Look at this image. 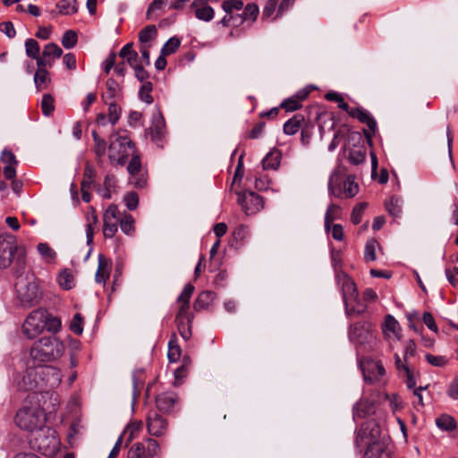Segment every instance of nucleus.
Listing matches in <instances>:
<instances>
[{
  "mask_svg": "<svg viewBox=\"0 0 458 458\" xmlns=\"http://www.w3.org/2000/svg\"><path fill=\"white\" fill-rule=\"evenodd\" d=\"M9 266H13L16 276L21 275L26 266V250L16 244L13 236H0V268Z\"/></svg>",
  "mask_w": 458,
  "mask_h": 458,
  "instance_id": "f257e3e1",
  "label": "nucleus"
},
{
  "mask_svg": "<svg viewBox=\"0 0 458 458\" xmlns=\"http://www.w3.org/2000/svg\"><path fill=\"white\" fill-rule=\"evenodd\" d=\"M65 351L64 344L55 336L42 337L30 348V358L33 364L43 365L45 362L60 358Z\"/></svg>",
  "mask_w": 458,
  "mask_h": 458,
  "instance_id": "f03ea898",
  "label": "nucleus"
},
{
  "mask_svg": "<svg viewBox=\"0 0 458 458\" xmlns=\"http://www.w3.org/2000/svg\"><path fill=\"white\" fill-rule=\"evenodd\" d=\"M30 442L32 448L49 457L54 456L60 446L55 431L45 425L32 434Z\"/></svg>",
  "mask_w": 458,
  "mask_h": 458,
  "instance_id": "7ed1b4c3",
  "label": "nucleus"
},
{
  "mask_svg": "<svg viewBox=\"0 0 458 458\" xmlns=\"http://www.w3.org/2000/svg\"><path fill=\"white\" fill-rule=\"evenodd\" d=\"M46 415L38 406L23 407L15 416V424L21 429L34 433L45 425Z\"/></svg>",
  "mask_w": 458,
  "mask_h": 458,
  "instance_id": "20e7f679",
  "label": "nucleus"
},
{
  "mask_svg": "<svg viewBox=\"0 0 458 458\" xmlns=\"http://www.w3.org/2000/svg\"><path fill=\"white\" fill-rule=\"evenodd\" d=\"M108 150L110 162L123 165L125 164L128 156L133 154L134 145L125 133L114 132L110 136Z\"/></svg>",
  "mask_w": 458,
  "mask_h": 458,
  "instance_id": "39448f33",
  "label": "nucleus"
},
{
  "mask_svg": "<svg viewBox=\"0 0 458 458\" xmlns=\"http://www.w3.org/2000/svg\"><path fill=\"white\" fill-rule=\"evenodd\" d=\"M21 275L18 276H21ZM18 298L24 306H33L41 299V292L34 276L19 277L15 283Z\"/></svg>",
  "mask_w": 458,
  "mask_h": 458,
  "instance_id": "423d86ee",
  "label": "nucleus"
},
{
  "mask_svg": "<svg viewBox=\"0 0 458 458\" xmlns=\"http://www.w3.org/2000/svg\"><path fill=\"white\" fill-rule=\"evenodd\" d=\"M161 448L153 438L147 437L141 442H136L129 448L127 458H160Z\"/></svg>",
  "mask_w": 458,
  "mask_h": 458,
  "instance_id": "0eeeda50",
  "label": "nucleus"
},
{
  "mask_svg": "<svg viewBox=\"0 0 458 458\" xmlns=\"http://www.w3.org/2000/svg\"><path fill=\"white\" fill-rule=\"evenodd\" d=\"M46 327V310L42 309L33 310L22 325V332L29 339H34L40 335Z\"/></svg>",
  "mask_w": 458,
  "mask_h": 458,
  "instance_id": "6e6552de",
  "label": "nucleus"
},
{
  "mask_svg": "<svg viewBox=\"0 0 458 458\" xmlns=\"http://www.w3.org/2000/svg\"><path fill=\"white\" fill-rule=\"evenodd\" d=\"M380 428L376 420L365 421L360 428L356 436V444L359 446L367 445L368 447L374 444H380Z\"/></svg>",
  "mask_w": 458,
  "mask_h": 458,
  "instance_id": "1a4fd4ad",
  "label": "nucleus"
},
{
  "mask_svg": "<svg viewBox=\"0 0 458 458\" xmlns=\"http://www.w3.org/2000/svg\"><path fill=\"white\" fill-rule=\"evenodd\" d=\"M27 369L21 380L19 382L21 389L26 391H43V379L38 373L39 366L27 360Z\"/></svg>",
  "mask_w": 458,
  "mask_h": 458,
  "instance_id": "9d476101",
  "label": "nucleus"
},
{
  "mask_svg": "<svg viewBox=\"0 0 458 458\" xmlns=\"http://www.w3.org/2000/svg\"><path fill=\"white\" fill-rule=\"evenodd\" d=\"M120 212L116 205H110L103 215V233L106 238H113L118 231Z\"/></svg>",
  "mask_w": 458,
  "mask_h": 458,
  "instance_id": "9b49d317",
  "label": "nucleus"
},
{
  "mask_svg": "<svg viewBox=\"0 0 458 458\" xmlns=\"http://www.w3.org/2000/svg\"><path fill=\"white\" fill-rule=\"evenodd\" d=\"M381 331L385 340L389 344L394 342H399L402 339V327L399 322L391 314H387L384 317V320L381 324Z\"/></svg>",
  "mask_w": 458,
  "mask_h": 458,
  "instance_id": "f8f14e48",
  "label": "nucleus"
},
{
  "mask_svg": "<svg viewBox=\"0 0 458 458\" xmlns=\"http://www.w3.org/2000/svg\"><path fill=\"white\" fill-rule=\"evenodd\" d=\"M335 278L337 285L342 293L344 304L351 301H356L358 291L352 279L344 273H337Z\"/></svg>",
  "mask_w": 458,
  "mask_h": 458,
  "instance_id": "ddd939ff",
  "label": "nucleus"
},
{
  "mask_svg": "<svg viewBox=\"0 0 458 458\" xmlns=\"http://www.w3.org/2000/svg\"><path fill=\"white\" fill-rule=\"evenodd\" d=\"M238 202L242 210L248 216L256 214L263 208V200L260 196L253 191H246L239 194Z\"/></svg>",
  "mask_w": 458,
  "mask_h": 458,
  "instance_id": "4468645a",
  "label": "nucleus"
},
{
  "mask_svg": "<svg viewBox=\"0 0 458 458\" xmlns=\"http://www.w3.org/2000/svg\"><path fill=\"white\" fill-rule=\"evenodd\" d=\"M146 425L148 434L156 437L165 436L168 429V421L166 419L155 411L148 414Z\"/></svg>",
  "mask_w": 458,
  "mask_h": 458,
  "instance_id": "2eb2a0df",
  "label": "nucleus"
},
{
  "mask_svg": "<svg viewBox=\"0 0 458 458\" xmlns=\"http://www.w3.org/2000/svg\"><path fill=\"white\" fill-rule=\"evenodd\" d=\"M38 373L43 379V391L57 387L62 380L59 369L53 366H39Z\"/></svg>",
  "mask_w": 458,
  "mask_h": 458,
  "instance_id": "dca6fc26",
  "label": "nucleus"
},
{
  "mask_svg": "<svg viewBox=\"0 0 458 458\" xmlns=\"http://www.w3.org/2000/svg\"><path fill=\"white\" fill-rule=\"evenodd\" d=\"M62 48L55 43H48L44 47L40 58L38 60V66L52 67L55 61L61 57Z\"/></svg>",
  "mask_w": 458,
  "mask_h": 458,
  "instance_id": "f3484780",
  "label": "nucleus"
},
{
  "mask_svg": "<svg viewBox=\"0 0 458 458\" xmlns=\"http://www.w3.org/2000/svg\"><path fill=\"white\" fill-rule=\"evenodd\" d=\"M192 319L193 316L189 311H184L183 309L182 310H178L175 322L177 324L178 331L184 340H189L191 336Z\"/></svg>",
  "mask_w": 458,
  "mask_h": 458,
  "instance_id": "a211bd4d",
  "label": "nucleus"
},
{
  "mask_svg": "<svg viewBox=\"0 0 458 458\" xmlns=\"http://www.w3.org/2000/svg\"><path fill=\"white\" fill-rule=\"evenodd\" d=\"M177 402L178 396L174 392L162 393L156 397V406L157 410L166 413L174 411Z\"/></svg>",
  "mask_w": 458,
  "mask_h": 458,
  "instance_id": "6ab92c4d",
  "label": "nucleus"
},
{
  "mask_svg": "<svg viewBox=\"0 0 458 458\" xmlns=\"http://www.w3.org/2000/svg\"><path fill=\"white\" fill-rule=\"evenodd\" d=\"M191 8L197 19L204 21H210L215 15V11L212 7L208 5L205 0H194L191 4Z\"/></svg>",
  "mask_w": 458,
  "mask_h": 458,
  "instance_id": "aec40b11",
  "label": "nucleus"
},
{
  "mask_svg": "<svg viewBox=\"0 0 458 458\" xmlns=\"http://www.w3.org/2000/svg\"><path fill=\"white\" fill-rule=\"evenodd\" d=\"M346 113H348L350 116L358 119L360 123H366L369 131H371L372 133L375 132L377 123L368 111L359 107H349V111Z\"/></svg>",
  "mask_w": 458,
  "mask_h": 458,
  "instance_id": "412c9836",
  "label": "nucleus"
},
{
  "mask_svg": "<svg viewBox=\"0 0 458 458\" xmlns=\"http://www.w3.org/2000/svg\"><path fill=\"white\" fill-rule=\"evenodd\" d=\"M369 326L365 323H355L350 327L349 338L352 342L363 344L369 335Z\"/></svg>",
  "mask_w": 458,
  "mask_h": 458,
  "instance_id": "4be33fe9",
  "label": "nucleus"
},
{
  "mask_svg": "<svg viewBox=\"0 0 458 458\" xmlns=\"http://www.w3.org/2000/svg\"><path fill=\"white\" fill-rule=\"evenodd\" d=\"M309 91L301 90L297 92L294 96L284 99L280 107L284 109L287 112H293L300 109L301 107V102L308 97Z\"/></svg>",
  "mask_w": 458,
  "mask_h": 458,
  "instance_id": "5701e85b",
  "label": "nucleus"
},
{
  "mask_svg": "<svg viewBox=\"0 0 458 458\" xmlns=\"http://www.w3.org/2000/svg\"><path fill=\"white\" fill-rule=\"evenodd\" d=\"M165 119L160 113V111H157L153 115L152 125L149 128L151 138L155 141L160 140L165 133Z\"/></svg>",
  "mask_w": 458,
  "mask_h": 458,
  "instance_id": "b1692460",
  "label": "nucleus"
},
{
  "mask_svg": "<svg viewBox=\"0 0 458 458\" xmlns=\"http://www.w3.org/2000/svg\"><path fill=\"white\" fill-rule=\"evenodd\" d=\"M110 271L111 262L100 254L98 256V266L95 276L96 282L105 284L106 280L109 278Z\"/></svg>",
  "mask_w": 458,
  "mask_h": 458,
  "instance_id": "393cba45",
  "label": "nucleus"
},
{
  "mask_svg": "<svg viewBox=\"0 0 458 458\" xmlns=\"http://www.w3.org/2000/svg\"><path fill=\"white\" fill-rule=\"evenodd\" d=\"M47 66H38L34 74V83L38 90H42L50 83V74L46 69Z\"/></svg>",
  "mask_w": 458,
  "mask_h": 458,
  "instance_id": "a878e982",
  "label": "nucleus"
},
{
  "mask_svg": "<svg viewBox=\"0 0 458 458\" xmlns=\"http://www.w3.org/2000/svg\"><path fill=\"white\" fill-rule=\"evenodd\" d=\"M304 116L302 114H295L284 124V132L287 135H294L301 129Z\"/></svg>",
  "mask_w": 458,
  "mask_h": 458,
  "instance_id": "bb28decb",
  "label": "nucleus"
},
{
  "mask_svg": "<svg viewBox=\"0 0 458 458\" xmlns=\"http://www.w3.org/2000/svg\"><path fill=\"white\" fill-rule=\"evenodd\" d=\"M281 152L278 149H272L262 160L264 169L276 170L280 165Z\"/></svg>",
  "mask_w": 458,
  "mask_h": 458,
  "instance_id": "cd10ccee",
  "label": "nucleus"
},
{
  "mask_svg": "<svg viewBox=\"0 0 458 458\" xmlns=\"http://www.w3.org/2000/svg\"><path fill=\"white\" fill-rule=\"evenodd\" d=\"M106 85L107 91L102 96L106 104H107L108 99L119 98L121 97L120 86L114 79H108Z\"/></svg>",
  "mask_w": 458,
  "mask_h": 458,
  "instance_id": "c85d7f7f",
  "label": "nucleus"
},
{
  "mask_svg": "<svg viewBox=\"0 0 458 458\" xmlns=\"http://www.w3.org/2000/svg\"><path fill=\"white\" fill-rule=\"evenodd\" d=\"M119 55L125 59L126 62L131 66L137 65L139 58L138 53L132 48V43H128L122 47Z\"/></svg>",
  "mask_w": 458,
  "mask_h": 458,
  "instance_id": "c756f323",
  "label": "nucleus"
},
{
  "mask_svg": "<svg viewBox=\"0 0 458 458\" xmlns=\"http://www.w3.org/2000/svg\"><path fill=\"white\" fill-rule=\"evenodd\" d=\"M193 292L194 286L192 284H188L184 286L182 292L177 299V301L180 304L179 310L183 309L184 311H189V302Z\"/></svg>",
  "mask_w": 458,
  "mask_h": 458,
  "instance_id": "7c9ffc66",
  "label": "nucleus"
},
{
  "mask_svg": "<svg viewBox=\"0 0 458 458\" xmlns=\"http://www.w3.org/2000/svg\"><path fill=\"white\" fill-rule=\"evenodd\" d=\"M403 200L398 197H391L385 202L386 211L394 217H399L402 213Z\"/></svg>",
  "mask_w": 458,
  "mask_h": 458,
  "instance_id": "2f4dec72",
  "label": "nucleus"
},
{
  "mask_svg": "<svg viewBox=\"0 0 458 458\" xmlns=\"http://www.w3.org/2000/svg\"><path fill=\"white\" fill-rule=\"evenodd\" d=\"M365 458H390L389 453L384 448L382 444H374L368 447L365 452Z\"/></svg>",
  "mask_w": 458,
  "mask_h": 458,
  "instance_id": "473e14b6",
  "label": "nucleus"
},
{
  "mask_svg": "<svg viewBox=\"0 0 458 458\" xmlns=\"http://www.w3.org/2000/svg\"><path fill=\"white\" fill-rule=\"evenodd\" d=\"M60 287L64 290H71L74 287V276L69 269L61 271L57 277Z\"/></svg>",
  "mask_w": 458,
  "mask_h": 458,
  "instance_id": "72a5a7b5",
  "label": "nucleus"
},
{
  "mask_svg": "<svg viewBox=\"0 0 458 458\" xmlns=\"http://www.w3.org/2000/svg\"><path fill=\"white\" fill-rule=\"evenodd\" d=\"M214 300V293L212 292H202L199 294L194 302V309L196 310H205L210 305Z\"/></svg>",
  "mask_w": 458,
  "mask_h": 458,
  "instance_id": "f704fd0d",
  "label": "nucleus"
},
{
  "mask_svg": "<svg viewBox=\"0 0 458 458\" xmlns=\"http://www.w3.org/2000/svg\"><path fill=\"white\" fill-rule=\"evenodd\" d=\"M345 313L347 316L360 315L367 310V306L357 297L356 301H351L344 304Z\"/></svg>",
  "mask_w": 458,
  "mask_h": 458,
  "instance_id": "c9c22d12",
  "label": "nucleus"
},
{
  "mask_svg": "<svg viewBox=\"0 0 458 458\" xmlns=\"http://www.w3.org/2000/svg\"><path fill=\"white\" fill-rule=\"evenodd\" d=\"M182 350L178 344L175 335H173L168 343V359L171 362H176L181 357Z\"/></svg>",
  "mask_w": 458,
  "mask_h": 458,
  "instance_id": "e433bc0d",
  "label": "nucleus"
},
{
  "mask_svg": "<svg viewBox=\"0 0 458 458\" xmlns=\"http://www.w3.org/2000/svg\"><path fill=\"white\" fill-rule=\"evenodd\" d=\"M143 428V423L141 420H135L128 424L123 431V436H127V442L132 441L137 437Z\"/></svg>",
  "mask_w": 458,
  "mask_h": 458,
  "instance_id": "4c0bfd02",
  "label": "nucleus"
},
{
  "mask_svg": "<svg viewBox=\"0 0 458 458\" xmlns=\"http://www.w3.org/2000/svg\"><path fill=\"white\" fill-rule=\"evenodd\" d=\"M340 217V207L336 204H330L325 216V228L329 231L331 223Z\"/></svg>",
  "mask_w": 458,
  "mask_h": 458,
  "instance_id": "58836bf2",
  "label": "nucleus"
},
{
  "mask_svg": "<svg viewBox=\"0 0 458 458\" xmlns=\"http://www.w3.org/2000/svg\"><path fill=\"white\" fill-rule=\"evenodd\" d=\"M26 55L36 60L38 64V58H40V47L37 40L33 38H28L25 41Z\"/></svg>",
  "mask_w": 458,
  "mask_h": 458,
  "instance_id": "ea45409f",
  "label": "nucleus"
},
{
  "mask_svg": "<svg viewBox=\"0 0 458 458\" xmlns=\"http://www.w3.org/2000/svg\"><path fill=\"white\" fill-rule=\"evenodd\" d=\"M369 369L372 370L373 375H368L367 372L364 370L363 375L365 380H369V382L379 380L381 377H383L386 373V370L381 363H370L369 364Z\"/></svg>",
  "mask_w": 458,
  "mask_h": 458,
  "instance_id": "a19ab883",
  "label": "nucleus"
},
{
  "mask_svg": "<svg viewBox=\"0 0 458 458\" xmlns=\"http://www.w3.org/2000/svg\"><path fill=\"white\" fill-rule=\"evenodd\" d=\"M359 191V186L355 182L353 175H348L344 182V194L346 198H353Z\"/></svg>",
  "mask_w": 458,
  "mask_h": 458,
  "instance_id": "79ce46f5",
  "label": "nucleus"
},
{
  "mask_svg": "<svg viewBox=\"0 0 458 458\" xmlns=\"http://www.w3.org/2000/svg\"><path fill=\"white\" fill-rule=\"evenodd\" d=\"M245 17L243 14H233L229 13L225 14L223 19L220 21V23L225 27H238L241 26L245 21Z\"/></svg>",
  "mask_w": 458,
  "mask_h": 458,
  "instance_id": "37998d69",
  "label": "nucleus"
},
{
  "mask_svg": "<svg viewBox=\"0 0 458 458\" xmlns=\"http://www.w3.org/2000/svg\"><path fill=\"white\" fill-rule=\"evenodd\" d=\"M37 249L39 254L41 255L42 259L46 262L52 263L55 261L56 258V253L47 243H38Z\"/></svg>",
  "mask_w": 458,
  "mask_h": 458,
  "instance_id": "c03bdc74",
  "label": "nucleus"
},
{
  "mask_svg": "<svg viewBox=\"0 0 458 458\" xmlns=\"http://www.w3.org/2000/svg\"><path fill=\"white\" fill-rule=\"evenodd\" d=\"M121 230L127 235H131L135 231V221L131 215L124 214L123 216H120L119 221Z\"/></svg>",
  "mask_w": 458,
  "mask_h": 458,
  "instance_id": "a18cd8bd",
  "label": "nucleus"
},
{
  "mask_svg": "<svg viewBox=\"0 0 458 458\" xmlns=\"http://www.w3.org/2000/svg\"><path fill=\"white\" fill-rule=\"evenodd\" d=\"M56 6L62 14H73L78 11L76 0H62Z\"/></svg>",
  "mask_w": 458,
  "mask_h": 458,
  "instance_id": "49530a36",
  "label": "nucleus"
},
{
  "mask_svg": "<svg viewBox=\"0 0 458 458\" xmlns=\"http://www.w3.org/2000/svg\"><path fill=\"white\" fill-rule=\"evenodd\" d=\"M372 411V404L368 400H361L356 403L353 415L363 418Z\"/></svg>",
  "mask_w": 458,
  "mask_h": 458,
  "instance_id": "de8ad7c7",
  "label": "nucleus"
},
{
  "mask_svg": "<svg viewBox=\"0 0 458 458\" xmlns=\"http://www.w3.org/2000/svg\"><path fill=\"white\" fill-rule=\"evenodd\" d=\"M378 245L375 239L367 242L364 250V259L366 262L374 261L376 259V248Z\"/></svg>",
  "mask_w": 458,
  "mask_h": 458,
  "instance_id": "09e8293b",
  "label": "nucleus"
},
{
  "mask_svg": "<svg viewBox=\"0 0 458 458\" xmlns=\"http://www.w3.org/2000/svg\"><path fill=\"white\" fill-rule=\"evenodd\" d=\"M328 101H333L338 104V107L345 112L349 111L350 106L344 101L341 94L335 91L327 92L325 96Z\"/></svg>",
  "mask_w": 458,
  "mask_h": 458,
  "instance_id": "8fccbe9b",
  "label": "nucleus"
},
{
  "mask_svg": "<svg viewBox=\"0 0 458 458\" xmlns=\"http://www.w3.org/2000/svg\"><path fill=\"white\" fill-rule=\"evenodd\" d=\"M436 423L438 428L445 430H452L456 427V422L454 419L448 415L440 416L436 420Z\"/></svg>",
  "mask_w": 458,
  "mask_h": 458,
  "instance_id": "3c124183",
  "label": "nucleus"
},
{
  "mask_svg": "<svg viewBox=\"0 0 458 458\" xmlns=\"http://www.w3.org/2000/svg\"><path fill=\"white\" fill-rule=\"evenodd\" d=\"M60 328H61L60 318L50 315L46 310V327H45V329H47V331L52 332V333H56L59 331Z\"/></svg>",
  "mask_w": 458,
  "mask_h": 458,
  "instance_id": "603ef678",
  "label": "nucleus"
},
{
  "mask_svg": "<svg viewBox=\"0 0 458 458\" xmlns=\"http://www.w3.org/2000/svg\"><path fill=\"white\" fill-rule=\"evenodd\" d=\"M181 41L179 38L174 37L169 38L165 44L163 46L161 49V54L163 55H169L173 53H174L180 47Z\"/></svg>",
  "mask_w": 458,
  "mask_h": 458,
  "instance_id": "864d4df0",
  "label": "nucleus"
},
{
  "mask_svg": "<svg viewBox=\"0 0 458 458\" xmlns=\"http://www.w3.org/2000/svg\"><path fill=\"white\" fill-rule=\"evenodd\" d=\"M157 36V28L155 25H148L145 27L139 33V39L141 43H147L152 40Z\"/></svg>",
  "mask_w": 458,
  "mask_h": 458,
  "instance_id": "5fc2aeb1",
  "label": "nucleus"
},
{
  "mask_svg": "<svg viewBox=\"0 0 458 458\" xmlns=\"http://www.w3.org/2000/svg\"><path fill=\"white\" fill-rule=\"evenodd\" d=\"M54 98L50 94H45L41 100L42 113L46 116H49L55 110Z\"/></svg>",
  "mask_w": 458,
  "mask_h": 458,
  "instance_id": "6e6d98bb",
  "label": "nucleus"
},
{
  "mask_svg": "<svg viewBox=\"0 0 458 458\" xmlns=\"http://www.w3.org/2000/svg\"><path fill=\"white\" fill-rule=\"evenodd\" d=\"M77 44V34L73 30H67L62 37V45L66 49H71Z\"/></svg>",
  "mask_w": 458,
  "mask_h": 458,
  "instance_id": "4d7b16f0",
  "label": "nucleus"
},
{
  "mask_svg": "<svg viewBox=\"0 0 458 458\" xmlns=\"http://www.w3.org/2000/svg\"><path fill=\"white\" fill-rule=\"evenodd\" d=\"M243 7L242 0H225L222 4L223 10L226 14L233 13V11H240Z\"/></svg>",
  "mask_w": 458,
  "mask_h": 458,
  "instance_id": "13d9d810",
  "label": "nucleus"
},
{
  "mask_svg": "<svg viewBox=\"0 0 458 458\" xmlns=\"http://www.w3.org/2000/svg\"><path fill=\"white\" fill-rule=\"evenodd\" d=\"M152 91V84L149 81H146L142 84L140 87L139 95L142 101L146 102L147 104H151L153 102V98L151 96Z\"/></svg>",
  "mask_w": 458,
  "mask_h": 458,
  "instance_id": "bf43d9fd",
  "label": "nucleus"
},
{
  "mask_svg": "<svg viewBox=\"0 0 458 458\" xmlns=\"http://www.w3.org/2000/svg\"><path fill=\"white\" fill-rule=\"evenodd\" d=\"M121 108L115 103H110L108 106V122L114 125L120 119Z\"/></svg>",
  "mask_w": 458,
  "mask_h": 458,
  "instance_id": "052dcab7",
  "label": "nucleus"
},
{
  "mask_svg": "<svg viewBox=\"0 0 458 458\" xmlns=\"http://www.w3.org/2000/svg\"><path fill=\"white\" fill-rule=\"evenodd\" d=\"M131 155H132L131 159L129 162L128 166H127V171L130 174V175L142 172L141 162H140V157L138 155H135L134 153Z\"/></svg>",
  "mask_w": 458,
  "mask_h": 458,
  "instance_id": "680f3d73",
  "label": "nucleus"
},
{
  "mask_svg": "<svg viewBox=\"0 0 458 458\" xmlns=\"http://www.w3.org/2000/svg\"><path fill=\"white\" fill-rule=\"evenodd\" d=\"M366 207H367V203L363 202V203H360V204L356 205L353 208L352 215H351V219L354 225H358L359 223H360L361 217H362V215L364 213Z\"/></svg>",
  "mask_w": 458,
  "mask_h": 458,
  "instance_id": "e2e57ef3",
  "label": "nucleus"
},
{
  "mask_svg": "<svg viewBox=\"0 0 458 458\" xmlns=\"http://www.w3.org/2000/svg\"><path fill=\"white\" fill-rule=\"evenodd\" d=\"M70 329L75 335H81L83 332V319L81 314L77 313L72 318V320L70 324Z\"/></svg>",
  "mask_w": 458,
  "mask_h": 458,
  "instance_id": "0e129e2a",
  "label": "nucleus"
},
{
  "mask_svg": "<svg viewBox=\"0 0 458 458\" xmlns=\"http://www.w3.org/2000/svg\"><path fill=\"white\" fill-rule=\"evenodd\" d=\"M243 16L245 17V20L254 21L257 19V16L259 14V7L255 4H249L245 6L243 13Z\"/></svg>",
  "mask_w": 458,
  "mask_h": 458,
  "instance_id": "69168bd1",
  "label": "nucleus"
},
{
  "mask_svg": "<svg viewBox=\"0 0 458 458\" xmlns=\"http://www.w3.org/2000/svg\"><path fill=\"white\" fill-rule=\"evenodd\" d=\"M124 202L129 210H134L139 204V196L134 191H130L124 196Z\"/></svg>",
  "mask_w": 458,
  "mask_h": 458,
  "instance_id": "338daca9",
  "label": "nucleus"
},
{
  "mask_svg": "<svg viewBox=\"0 0 458 458\" xmlns=\"http://www.w3.org/2000/svg\"><path fill=\"white\" fill-rule=\"evenodd\" d=\"M348 159L352 164L357 165L365 161L366 155L365 152L361 150L352 149L349 152Z\"/></svg>",
  "mask_w": 458,
  "mask_h": 458,
  "instance_id": "774afa93",
  "label": "nucleus"
}]
</instances>
